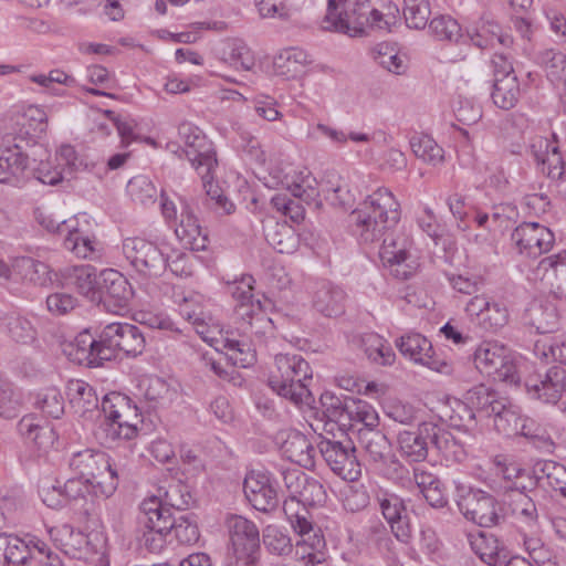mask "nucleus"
Here are the masks:
<instances>
[{
    "label": "nucleus",
    "mask_w": 566,
    "mask_h": 566,
    "mask_svg": "<svg viewBox=\"0 0 566 566\" xmlns=\"http://www.w3.org/2000/svg\"><path fill=\"white\" fill-rule=\"evenodd\" d=\"M263 544L269 553L287 556L293 552L291 538L277 526L268 525L262 533Z\"/></svg>",
    "instance_id": "nucleus-54"
},
{
    "label": "nucleus",
    "mask_w": 566,
    "mask_h": 566,
    "mask_svg": "<svg viewBox=\"0 0 566 566\" xmlns=\"http://www.w3.org/2000/svg\"><path fill=\"white\" fill-rule=\"evenodd\" d=\"M281 452L284 458L305 469L315 465V448L311 441L300 431H290L281 443Z\"/></svg>",
    "instance_id": "nucleus-32"
},
{
    "label": "nucleus",
    "mask_w": 566,
    "mask_h": 566,
    "mask_svg": "<svg viewBox=\"0 0 566 566\" xmlns=\"http://www.w3.org/2000/svg\"><path fill=\"white\" fill-rule=\"evenodd\" d=\"M517 434L530 439L533 446L543 452L552 453L554 451L555 443L546 428L531 418H525Z\"/></svg>",
    "instance_id": "nucleus-53"
},
{
    "label": "nucleus",
    "mask_w": 566,
    "mask_h": 566,
    "mask_svg": "<svg viewBox=\"0 0 566 566\" xmlns=\"http://www.w3.org/2000/svg\"><path fill=\"white\" fill-rule=\"evenodd\" d=\"M533 475L541 486H548L560 494L566 489V467L553 460L537 461L533 467Z\"/></svg>",
    "instance_id": "nucleus-41"
},
{
    "label": "nucleus",
    "mask_w": 566,
    "mask_h": 566,
    "mask_svg": "<svg viewBox=\"0 0 566 566\" xmlns=\"http://www.w3.org/2000/svg\"><path fill=\"white\" fill-rule=\"evenodd\" d=\"M528 394L546 403H556L566 396V369L562 366L549 368L544 378L526 382ZM566 412V401L564 402Z\"/></svg>",
    "instance_id": "nucleus-27"
},
{
    "label": "nucleus",
    "mask_w": 566,
    "mask_h": 566,
    "mask_svg": "<svg viewBox=\"0 0 566 566\" xmlns=\"http://www.w3.org/2000/svg\"><path fill=\"white\" fill-rule=\"evenodd\" d=\"M378 503L391 533L399 542L407 544L411 538V527L403 500L396 494H385L378 497Z\"/></svg>",
    "instance_id": "nucleus-29"
},
{
    "label": "nucleus",
    "mask_w": 566,
    "mask_h": 566,
    "mask_svg": "<svg viewBox=\"0 0 566 566\" xmlns=\"http://www.w3.org/2000/svg\"><path fill=\"white\" fill-rule=\"evenodd\" d=\"M237 316L239 318L238 333L258 345H262L265 336L273 332L272 321L266 316L260 300H256V304L240 305Z\"/></svg>",
    "instance_id": "nucleus-25"
},
{
    "label": "nucleus",
    "mask_w": 566,
    "mask_h": 566,
    "mask_svg": "<svg viewBox=\"0 0 566 566\" xmlns=\"http://www.w3.org/2000/svg\"><path fill=\"white\" fill-rule=\"evenodd\" d=\"M396 346L405 357L420 365L432 350L431 343L418 333H409L401 336L396 340Z\"/></svg>",
    "instance_id": "nucleus-49"
},
{
    "label": "nucleus",
    "mask_w": 566,
    "mask_h": 566,
    "mask_svg": "<svg viewBox=\"0 0 566 566\" xmlns=\"http://www.w3.org/2000/svg\"><path fill=\"white\" fill-rule=\"evenodd\" d=\"M104 420L95 430V438L102 446L111 447L117 440H130L137 436V424L129 421L130 413L138 418L126 396L117 392L105 395L101 402Z\"/></svg>",
    "instance_id": "nucleus-4"
},
{
    "label": "nucleus",
    "mask_w": 566,
    "mask_h": 566,
    "mask_svg": "<svg viewBox=\"0 0 566 566\" xmlns=\"http://www.w3.org/2000/svg\"><path fill=\"white\" fill-rule=\"evenodd\" d=\"M525 486L513 482L506 486L505 503L511 514L521 523L535 525L538 520V511L535 502L525 492Z\"/></svg>",
    "instance_id": "nucleus-31"
},
{
    "label": "nucleus",
    "mask_w": 566,
    "mask_h": 566,
    "mask_svg": "<svg viewBox=\"0 0 566 566\" xmlns=\"http://www.w3.org/2000/svg\"><path fill=\"white\" fill-rule=\"evenodd\" d=\"M474 364L480 373L494 380L517 385L520 376L510 350L497 343H482L474 352Z\"/></svg>",
    "instance_id": "nucleus-13"
},
{
    "label": "nucleus",
    "mask_w": 566,
    "mask_h": 566,
    "mask_svg": "<svg viewBox=\"0 0 566 566\" xmlns=\"http://www.w3.org/2000/svg\"><path fill=\"white\" fill-rule=\"evenodd\" d=\"M283 186L291 191L292 196L306 202L313 201L319 195L317 180L310 171L295 172L293 176H285Z\"/></svg>",
    "instance_id": "nucleus-43"
},
{
    "label": "nucleus",
    "mask_w": 566,
    "mask_h": 566,
    "mask_svg": "<svg viewBox=\"0 0 566 566\" xmlns=\"http://www.w3.org/2000/svg\"><path fill=\"white\" fill-rule=\"evenodd\" d=\"M39 223L50 232H56L64 237L65 249L76 256L86 259L94 252L91 223L85 213L74 216L67 220H57L42 211L36 212Z\"/></svg>",
    "instance_id": "nucleus-8"
},
{
    "label": "nucleus",
    "mask_w": 566,
    "mask_h": 566,
    "mask_svg": "<svg viewBox=\"0 0 566 566\" xmlns=\"http://www.w3.org/2000/svg\"><path fill=\"white\" fill-rule=\"evenodd\" d=\"M98 344L102 346L104 359L111 360L116 358L118 353L128 357L142 355L146 346V338L136 325L111 323L102 329Z\"/></svg>",
    "instance_id": "nucleus-11"
},
{
    "label": "nucleus",
    "mask_w": 566,
    "mask_h": 566,
    "mask_svg": "<svg viewBox=\"0 0 566 566\" xmlns=\"http://www.w3.org/2000/svg\"><path fill=\"white\" fill-rule=\"evenodd\" d=\"M101 291L97 303L107 312L122 314L129 308L134 291L127 279L116 270L108 269L101 272Z\"/></svg>",
    "instance_id": "nucleus-18"
},
{
    "label": "nucleus",
    "mask_w": 566,
    "mask_h": 566,
    "mask_svg": "<svg viewBox=\"0 0 566 566\" xmlns=\"http://www.w3.org/2000/svg\"><path fill=\"white\" fill-rule=\"evenodd\" d=\"M66 395L71 408L81 417L99 412L98 398L95 389L84 380L71 379L66 386Z\"/></svg>",
    "instance_id": "nucleus-35"
},
{
    "label": "nucleus",
    "mask_w": 566,
    "mask_h": 566,
    "mask_svg": "<svg viewBox=\"0 0 566 566\" xmlns=\"http://www.w3.org/2000/svg\"><path fill=\"white\" fill-rule=\"evenodd\" d=\"M35 407L46 417L59 419L64 413V399L57 388L49 387L38 394Z\"/></svg>",
    "instance_id": "nucleus-55"
},
{
    "label": "nucleus",
    "mask_w": 566,
    "mask_h": 566,
    "mask_svg": "<svg viewBox=\"0 0 566 566\" xmlns=\"http://www.w3.org/2000/svg\"><path fill=\"white\" fill-rule=\"evenodd\" d=\"M389 19L378 11L371 0H354L339 10L336 17L323 24V30L346 34L348 36H363L367 29L389 30Z\"/></svg>",
    "instance_id": "nucleus-5"
},
{
    "label": "nucleus",
    "mask_w": 566,
    "mask_h": 566,
    "mask_svg": "<svg viewBox=\"0 0 566 566\" xmlns=\"http://www.w3.org/2000/svg\"><path fill=\"white\" fill-rule=\"evenodd\" d=\"M371 55L376 63L391 73L401 74L405 71L402 59L398 55L395 48L386 42L374 46Z\"/></svg>",
    "instance_id": "nucleus-58"
},
{
    "label": "nucleus",
    "mask_w": 566,
    "mask_h": 566,
    "mask_svg": "<svg viewBox=\"0 0 566 566\" xmlns=\"http://www.w3.org/2000/svg\"><path fill=\"white\" fill-rule=\"evenodd\" d=\"M332 430L326 431L327 434H332V438L321 436L322 439L317 444L319 452L335 474L347 481H356L361 474L360 463L356 457V448L353 441L345 437L340 428L338 430L344 437L343 440H335Z\"/></svg>",
    "instance_id": "nucleus-10"
},
{
    "label": "nucleus",
    "mask_w": 566,
    "mask_h": 566,
    "mask_svg": "<svg viewBox=\"0 0 566 566\" xmlns=\"http://www.w3.org/2000/svg\"><path fill=\"white\" fill-rule=\"evenodd\" d=\"M0 322L4 332L17 343L30 344L36 337V331L31 322L18 314H4Z\"/></svg>",
    "instance_id": "nucleus-45"
},
{
    "label": "nucleus",
    "mask_w": 566,
    "mask_h": 566,
    "mask_svg": "<svg viewBox=\"0 0 566 566\" xmlns=\"http://www.w3.org/2000/svg\"><path fill=\"white\" fill-rule=\"evenodd\" d=\"M511 240L521 254L537 258L552 249L555 237L537 222H524L514 229Z\"/></svg>",
    "instance_id": "nucleus-21"
},
{
    "label": "nucleus",
    "mask_w": 566,
    "mask_h": 566,
    "mask_svg": "<svg viewBox=\"0 0 566 566\" xmlns=\"http://www.w3.org/2000/svg\"><path fill=\"white\" fill-rule=\"evenodd\" d=\"M123 252L135 270L144 276L158 277L166 270V260L161 251L145 239H125Z\"/></svg>",
    "instance_id": "nucleus-17"
},
{
    "label": "nucleus",
    "mask_w": 566,
    "mask_h": 566,
    "mask_svg": "<svg viewBox=\"0 0 566 566\" xmlns=\"http://www.w3.org/2000/svg\"><path fill=\"white\" fill-rule=\"evenodd\" d=\"M454 501L468 520L482 527H492L500 522L495 497L476 488L461 482L454 483Z\"/></svg>",
    "instance_id": "nucleus-9"
},
{
    "label": "nucleus",
    "mask_w": 566,
    "mask_h": 566,
    "mask_svg": "<svg viewBox=\"0 0 566 566\" xmlns=\"http://www.w3.org/2000/svg\"><path fill=\"white\" fill-rule=\"evenodd\" d=\"M524 318L539 334L552 333L558 325L556 306L547 301H533L526 308Z\"/></svg>",
    "instance_id": "nucleus-37"
},
{
    "label": "nucleus",
    "mask_w": 566,
    "mask_h": 566,
    "mask_svg": "<svg viewBox=\"0 0 566 566\" xmlns=\"http://www.w3.org/2000/svg\"><path fill=\"white\" fill-rule=\"evenodd\" d=\"M507 321V308L503 304L490 300L484 313H482L479 325L486 331H495L503 327Z\"/></svg>",
    "instance_id": "nucleus-63"
},
{
    "label": "nucleus",
    "mask_w": 566,
    "mask_h": 566,
    "mask_svg": "<svg viewBox=\"0 0 566 566\" xmlns=\"http://www.w3.org/2000/svg\"><path fill=\"white\" fill-rule=\"evenodd\" d=\"M248 502L260 512L274 511L279 505L277 490L271 475L263 471H250L243 481Z\"/></svg>",
    "instance_id": "nucleus-22"
},
{
    "label": "nucleus",
    "mask_w": 566,
    "mask_h": 566,
    "mask_svg": "<svg viewBox=\"0 0 566 566\" xmlns=\"http://www.w3.org/2000/svg\"><path fill=\"white\" fill-rule=\"evenodd\" d=\"M275 367L268 381L273 391L295 405L314 401L306 384L312 379L313 370L301 355L279 354L275 356Z\"/></svg>",
    "instance_id": "nucleus-3"
},
{
    "label": "nucleus",
    "mask_w": 566,
    "mask_h": 566,
    "mask_svg": "<svg viewBox=\"0 0 566 566\" xmlns=\"http://www.w3.org/2000/svg\"><path fill=\"white\" fill-rule=\"evenodd\" d=\"M400 203L390 189L379 187L352 212L356 232L365 243L380 241L389 230L397 228L400 220Z\"/></svg>",
    "instance_id": "nucleus-2"
},
{
    "label": "nucleus",
    "mask_w": 566,
    "mask_h": 566,
    "mask_svg": "<svg viewBox=\"0 0 566 566\" xmlns=\"http://www.w3.org/2000/svg\"><path fill=\"white\" fill-rule=\"evenodd\" d=\"M430 33L440 41L457 42L461 36V27L450 15H439L429 23Z\"/></svg>",
    "instance_id": "nucleus-57"
},
{
    "label": "nucleus",
    "mask_w": 566,
    "mask_h": 566,
    "mask_svg": "<svg viewBox=\"0 0 566 566\" xmlns=\"http://www.w3.org/2000/svg\"><path fill=\"white\" fill-rule=\"evenodd\" d=\"M127 190L132 199L142 205L154 202L157 193L155 186L145 177H135L130 179Z\"/></svg>",
    "instance_id": "nucleus-64"
},
{
    "label": "nucleus",
    "mask_w": 566,
    "mask_h": 566,
    "mask_svg": "<svg viewBox=\"0 0 566 566\" xmlns=\"http://www.w3.org/2000/svg\"><path fill=\"white\" fill-rule=\"evenodd\" d=\"M48 128V115L44 109L35 105L10 111L2 119L0 132L8 138L7 143L14 137L17 140L29 145L41 138Z\"/></svg>",
    "instance_id": "nucleus-12"
},
{
    "label": "nucleus",
    "mask_w": 566,
    "mask_h": 566,
    "mask_svg": "<svg viewBox=\"0 0 566 566\" xmlns=\"http://www.w3.org/2000/svg\"><path fill=\"white\" fill-rule=\"evenodd\" d=\"M430 13L431 9L428 0H405L403 17L409 28L424 29Z\"/></svg>",
    "instance_id": "nucleus-56"
},
{
    "label": "nucleus",
    "mask_w": 566,
    "mask_h": 566,
    "mask_svg": "<svg viewBox=\"0 0 566 566\" xmlns=\"http://www.w3.org/2000/svg\"><path fill=\"white\" fill-rule=\"evenodd\" d=\"M20 406V396L15 392L12 382L0 378V417L15 418L19 415Z\"/></svg>",
    "instance_id": "nucleus-61"
},
{
    "label": "nucleus",
    "mask_w": 566,
    "mask_h": 566,
    "mask_svg": "<svg viewBox=\"0 0 566 566\" xmlns=\"http://www.w3.org/2000/svg\"><path fill=\"white\" fill-rule=\"evenodd\" d=\"M530 149L542 166L541 170L552 180H560L565 174V161L558 146L553 145L547 138L537 136L533 138Z\"/></svg>",
    "instance_id": "nucleus-30"
},
{
    "label": "nucleus",
    "mask_w": 566,
    "mask_h": 566,
    "mask_svg": "<svg viewBox=\"0 0 566 566\" xmlns=\"http://www.w3.org/2000/svg\"><path fill=\"white\" fill-rule=\"evenodd\" d=\"M537 63L546 70L552 82L562 81L566 76V55L555 49H545L536 56Z\"/></svg>",
    "instance_id": "nucleus-52"
},
{
    "label": "nucleus",
    "mask_w": 566,
    "mask_h": 566,
    "mask_svg": "<svg viewBox=\"0 0 566 566\" xmlns=\"http://www.w3.org/2000/svg\"><path fill=\"white\" fill-rule=\"evenodd\" d=\"M13 269L23 281L35 285H45L51 281V277L49 276V266L30 256L18 258L13 264Z\"/></svg>",
    "instance_id": "nucleus-50"
},
{
    "label": "nucleus",
    "mask_w": 566,
    "mask_h": 566,
    "mask_svg": "<svg viewBox=\"0 0 566 566\" xmlns=\"http://www.w3.org/2000/svg\"><path fill=\"white\" fill-rule=\"evenodd\" d=\"M494 419V428L497 432L512 436L517 434L526 417L521 413V408L504 397L500 405H495V411L491 416Z\"/></svg>",
    "instance_id": "nucleus-38"
},
{
    "label": "nucleus",
    "mask_w": 566,
    "mask_h": 566,
    "mask_svg": "<svg viewBox=\"0 0 566 566\" xmlns=\"http://www.w3.org/2000/svg\"><path fill=\"white\" fill-rule=\"evenodd\" d=\"M361 348L371 363L380 366H390L396 359V354L388 342L375 333L361 337Z\"/></svg>",
    "instance_id": "nucleus-42"
},
{
    "label": "nucleus",
    "mask_w": 566,
    "mask_h": 566,
    "mask_svg": "<svg viewBox=\"0 0 566 566\" xmlns=\"http://www.w3.org/2000/svg\"><path fill=\"white\" fill-rule=\"evenodd\" d=\"M347 420L359 423L358 429H377L379 417L376 410L367 402L350 400Z\"/></svg>",
    "instance_id": "nucleus-59"
},
{
    "label": "nucleus",
    "mask_w": 566,
    "mask_h": 566,
    "mask_svg": "<svg viewBox=\"0 0 566 566\" xmlns=\"http://www.w3.org/2000/svg\"><path fill=\"white\" fill-rule=\"evenodd\" d=\"M521 90L516 76H507L504 78H494L492 99L493 103L502 109L513 108L518 98Z\"/></svg>",
    "instance_id": "nucleus-44"
},
{
    "label": "nucleus",
    "mask_w": 566,
    "mask_h": 566,
    "mask_svg": "<svg viewBox=\"0 0 566 566\" xmlns=\"http://www.w3.org/2000/svg\"><path fill=\"white\" fill-rule=\"evenodd\" d=\"M357 434L365 459L375 469L389 464L396 478L403 476L406 469L392 453L391 443L385 433L378 429H357Z\"/></svg>",
    "instance_id": "nucleus-16"
},
{
    "label": "nucleus",
    "mask_w": 566,
    "mask_h": 566,
    "mask_svg": "<svg viewBox=\"0 0 566 566\" xmlns=\"http://www.w3.org/2000/svg\"><path fill=\"white\" fill-rule=\"evenodd\" d=\"M380 240L379 258L382 264L389 266L396 277L409 279L412 266L407 263V260L411 241L403 233H397L396 229L387 231Z\"/></svg>",
    "instance_id": "nucleus-20"
},
{
    "label": "nucleus",
    "mask_w": 566,
    "mask_h": 566,
    "mask_svg": "<svg viewBox=\"0 0 566 566\" xmlns=\"http://www.w3.org/2000/svg\"><path fill=\"white\" fill-rule=\"evenodd\" d=\"M410 148L416 157L430 165L443 160V149L428 135H415L410 138Z\"/></svg>",
    "instance_id": "nucleus-51"
},
{
    "label": "nucleus",
    "mask_w": 566,
    "mask_h": 566,
    "mask_svg": "<svg viewBox=\"0 0 566 566\" xmlns=\"http://www.w3.org/2000/svg\"><path fill=\"white\" fill-rule=\"evenodd\" d=\"M62 352L70 361L78 365L97 367L105 361L98 339H95L88 331H84L73 340L64 343Z\"/></svg>",
    "instance_id": "nucleus-28"
},
{
    "label": "nucleus",
    "mask_w": 566,
    "mask_h": 566,
    "mask_svg": "<svg viewBox=\"0 0 566 566\" xmlns=\"http://www.w3.org/2000/svg\"><path fill=\"white\" fill-rule=\"evenodd\" d=\"M537 272L557 297L566 300V251L542 259Z\"/></svg>",
    "instance_id": "nucleus-33"
},
{
    "label": "nucleus",
    "mask_w": 566,
    "mask_h": 566,
    "mask_svg": "<svg viewBox=\"0 0 566 566\" xmlns=\"http://www.w3.org/2000/svg\"><path fill=\"white\" fill-rule=\"evenodd\" d=\"M70 467L84 479L109 481L114 478L118 482L119 471L109 462L108 455L102 451L93 449L80 451L72 457Z\"/></svg>",
    "instance_id": "nucleus-23"
},
{
    "label": "nucleus",
    "mask_w": 566,
    "mask_h": 566,
    "mask_svg": "<svg viewBox=\"0 0 566 566\" xmlns=\"http://www.w3.org/2000/svg\"><path fill=\"white\" fill-rule=\"evenodd\" d=\"M323 413L327 418L325 427L327 426H347L345 422L348 417V409L350 402L342 399L331 391H325L319 397Z\"/></svg>",
    "instance_id": "nucleus-48"
},
{
    "label": "nucleus",
    "mask_w": 566,
    "mask_h": 566,
    "mask_svg": "<svg viewBox=\"0 0 566 566\" xmlns=\"http://www.w3.org/2000/svg\"><path fill=\"white\" fill-rule=\"evenodd\" d=\"M266 240L279 253H292L297 247V239L293 231L284 226H276L273 231L268 232Z\"/></svg>",
    "instance_id": "nucleus-62"
},
{
    "label": "nucleus",
    "mask_w": 566,
    "mask_h": 566,
    "mask_svg": "<svg viewBox=\"0 0 566 566\" xmlns=\"http://www.w3.org/2000/svg\"><path fill=\"white\" fill-rule=\"evenodd\" d=\"M178 134L185 144L181 151L201 177L207 206L218 212L230 214L234 209L233 203L223 196L221 188L213 184L218 160L212 143L190 123H182L178 127Z\"/></svg>",
    "instance_id": "nucleus-1"
},
{
    "label": "nucleus",
    "mask_w": 566,
    "mask_h": 566,
    "mask_svg": "<svg viewBox=\"0 0 566 566\" xmlns=\"http://www.w3.org/2000/svg\"><path fill=\"white\" fill-rule=\"evenodd\" d=\"M0 137V182L18 185L30 166L28 156L22 151L24 144L14 137L7 143L8 136L1 132Z\"/></svg>",
    "instance_id": "nucleus-24"
},
{
    "label": "nucleus",
    "mask_w": 566,
    "mask_h": 566,
    "mask_svg": "<svg viewBox=\"0 0 566 566\" xmlns=\"http://www.w3.org/2000/svg\"><path fill=\"white\" fill-rule=\"evenodd\" d=\"M397 442L401 457L408 462L424 461L429 443L440 452H448L454 446L452 434L434 422H422L416 431H400Z\"/></svg>",
    "instance_id": "nucleus-7"
},
{
    "label": "nucleus",
    "mask_w": 566,
    "mask_h": 566,
    "mask_svg": "<svg viewBox=\"0 0 566 566\" xmlns=\"http://www.w3.org/2000/svg\"><path fill=\"white\" fill-rule=\"evenodd\" d=\"M117 489V481L112 478L109 481H94L90 478L76 476L65 481L63 485L43 482L40 486L42 501L49 507L62 505V500L67 501H92L95 497H109Z\"/></svg>",
    "instance_id": "nucleus-6"
},
{
    "label": "nucleus",
    "mask_w": 566,
    "mask_h": 566,
    "mask_svg": "<svg viewBox=\"0 0 566 566\" xmlns=\"http://www.w3.org/2000/svg\"><path fill=\"white\" fill-rule=\"evenodd\" d=\"M30 543L15 535L0 534V562L12 565H27L32 559Z\"/></svg>",
    "instance_id": "nucleus-40"
},
{
    "label": "nucleus",
    "mask_w": 566,
    "mask_h": 566,
    "mask_svg": "<svg viewBox=\"0 0 566 566\" xmlns=\"http://www.w3.org/2000/svg\"><path fill=\"white\" fill-rule=\"evenodd\" d=\"M346 294L329 282L321 283L314 292L313 306L326 317H336L345 311Z\"/></svg>",
    "instance_id": "nucleus-34"
},
{
    "label": "nucleus",
    "mask_w": 566,
    "mask_h": 566,
    "mask_svg": "<svg viewBox=\"0 0 566 566\" xmlns=\"http://www.w3.org/2000/svg\"><path fill=\"white\" fill-rule=\"evenodd\" d=\"M73 284L91 302H97L102 280L97 276L96 270L91 265L75 266L72 275Z\"/></svg>",
    "instance_id": "nucleus-46"
},
{
    "label": "nucleus",
    "mask_w": 566,
    "mask_h": 566,
    "mask_svg": "<svg viewBox=\"0 0 566 566\" xmlns=\"http://www.w3.org/2000/svg\"><path fill=\"white\" fill-rule=\"evenodd\" d=\"M163 489H159V495H153L146 500L157 501L160 507L158 511L161 515H174L172 510L184 511L187 510L192 503L193 499L189 491V486L181 481L172 482L161 494Z\"/></svg>",
    "instance_id": "nucleus-36"
},
{
    "label": "nucleus",
    "mask_w": 566,
    "mask_h": 566,
    "mask_svg": "<svg viewBox=\"0 0 566 566\" xmlns=\"http://www.w3.org/2000/svg\"><path fill=\"white\" fill-rule=\"evenodd\" d=\"M180 201L181 212L178 223L176 205L166 197L164 192H161V214L167 222L176 226L175 233L186 245H188L192 251H202L207 247V234L202 232V228L200 227L197 217L193 214L190 205L184 199Z\"/></svg>",
    "instance_id": "nucleus-14"
},
{
    "label": "nucleus",
    "mask_w": 566,
    "mask_h": 566,
    "mask_svg": "<svg viewBox=\"0 0 566 566\" xmlns=\"http://www.w3.org/2000/svg\"><path fill=\"white\" fill-rule=\"evenodd\" d=\"M474 554L489 566H509L512 555L505 544L495 535L479 531L468 535Z\"/></svg>",
    "instance_id": "nucleus-26"
},
{
    "label": "nucleus",
    "mask_w": 566,
    "mask_h": 566,
    "mask_svg": "<svg viewBox=\"0 0 566 566\" xmlns=\"http://www.w3.org/2000/svg\"><path fill=\"white\" fill-rule=\"evenodd\" d=\"M503 398L497 391L484 384L473 386L464 394V401L469 409L485 417L493 415L495 405H500Z\"/></svg>",
    "instance_id": "nucleus-39"
},
{
    "label": "nucleus",
    "mask_w": 566,
    "mask_h": 566,
    "mask_svg": "<svg viewBox=\"0 0 566 566\" xmlns=\"http://www.w3.org/2000/svg\"><path fill=\"white\" fill-rule=\"evenodd\" d=\"M172 521L171 533L180 544H193L199 539V530L196 521L189 514H181L178 517L170 515Z\"/></svg>",
    "instance_id": "nucleus-60"
},
{
    "label": "nucleus",
    "mask_w": 566,
    "mask_h": 566,
    "mask_svg": "<svg viewBox=\"0 0 566 566\" xmlns=\"http://www.w3.org/2000/svg\"><path fill=\"white\" fill-rule=\"evenodd\" d=\"M160 505L154 500H144L140 504V523L148 530L143 535V544L150 553H159L166 544V537L171 534L172 521L170 515H161Z\"/></svg>",
    "instance_id": "nucleus-19"
},
{
    "label": "nucleus",
    "mask_w": 566,
    "mask_h": 566,
    "mask_svg": "<svg viewBox=\"0 0 566 566\" xmlns=\"http://www.w3.org/2000/svg\"><path fill=\"white\" fill-rule=\"evenodd\" d=\"M258 344L239 333V337H227L224 347L228 349L229 359L233 365L247 367L255 359V347Z\"/></svg>",
    "instance_id": "nucleus-47"
},
{
    "label": "nucleus",
    "mask_w": 566,
    "mask_h": 566,
    "mask_svg": "<svg viewBox=\"0 0 566 566\" xmlns=\"http://www.w3.org/2000/svg\"><path fill=\"white\" fill-rule=\"evenodd\" d=\"M234 559L259 565L260 532L254 522L244 516L231 514L226 518Z\"/></svg>",
    "instance_id": "nucleus-15"
}]
</instances>
